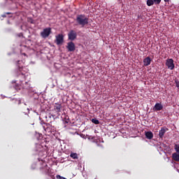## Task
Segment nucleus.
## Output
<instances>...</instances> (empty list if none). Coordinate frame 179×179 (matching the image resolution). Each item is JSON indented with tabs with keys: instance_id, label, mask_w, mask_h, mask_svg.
<instances>
[{
	"instance_id": "nucleus-19",
	"label": "nucleus",
	"mask_w": 179,
	"mask_h": 179,
	"mask_svg": "<svg viewBox=\"0 0 179 179\" xmlns=\"http://www.w3.org/2000/svg\"><path fill=\"white\" fill-rule=\"evenodd\" d=\"M174 149H175L176 153H178L179 155V144H175Z\"/></svg>"
},
{
	"instance_id": "nucleus-17",
	"label": "nucleus",
	"mask_w": 179,
	"mask_h": 179,
	"mask_svg": "<svg viewBox=\"0 0 179 179\" xmlns=\"http://www.w3.org/2000/svg\"><path fill=\"white\" fill-rule=\"evenodd\" d=\"M155 3L154 0H147L148 6H152Z\"/></svg>"
},
{
	"instance_id": "nucleus-4",
	"label": "nucleus",
	"mask_w": 179,
	"mask_h": 179,
	"mask_svg": "<svg viewBox=\"0 0 179 179\" xmlns=\"http://www.w3.org/2000/svg\"><path fill=\"white\" fill-rule=\"evenodd\" d=\"M50 34H51V27L45 28L42 32H41V36L43 38H47Z\"/></svg>"
},
{
	"instance_id": "nucleus-31",
	"label": "nucleus",
	"mask_w": 179,
	"mask_h": 179,
	"mask_svg": "<svg viewBox=\"0 0 179 179\" xmlns=\"http://www.w3.org/2000/svg\"><path fill=\"white\" fill-rule=\"evenodd\" d=\"M24 55H26V53H24Z\"/></svg>"
},
{
	"instance_id": "nucleus-20",
	"label": "nucleus",
	"mask_w": 179,
	"mask_h": 179,
	"mask_svg": "<svg viewBox=\"0 0 179 179\" xmlns=\"http://www.w3.org/2000/svg\"><path fill=\"white\" fill-rule=\"evenodd\" d=\"M175 85H176V87L178 89H179V80L178 79L175 80Z\"/></svg>"
},
{
	"instance_id": "nucleus-14",
	"label": "nucleus",
	"mask_w": 179,
	"mask_h": 179,
	"mask_svg": "<svg viewBox=\"0 0 179 179\" xmlns=\"http://www.w3.org/2000/svg\"><path fill=\"white\" fill-rule=\"evenodd\" d=\"M145 136L147 139H152L153 138V133L152 131L145 132Z\"/></svg>"
},
{
	"instance_id": "nucleus-6",
	"label": "nucleus",
	"mask_w": 179,
	"mask_h": 179,
	"mask_svg": "<svg viewBox=\"0 0 179 179\" xmlns=\"http://www.w3.org/2000/svg\"><path fill=\"white\" fill-rule=\"evenodd\" d=\"M66 48H67L69 52H73V51L76 50L75 43L72 41L67 43V45L66 46Z\"/></svg>"
},
{
	"instance_id": "nucleus-22",
	"label": "nucleus",
	"mask_w": 179,
	"mask_h": 179,
	"mask_svg": "<svg viewBox=\"0 0 179 179\" xmlns=\"http://www.w3.org/2000/svg\"><path fill=\"white\" fill-rule=\"evenodd\" d=\"M41 124L42 125H45V122H44V121L42 120V121L41 122Z\"/></svg>"
},
{
	"instance_id": "nucleus-8",
	"label": "nucleus",
	"mask_w": 179,
	"mask_h": 179,
	"mask_svg": "<svg viewBox=\"0 0 179 179\" xmlns=\"http://www.w3.org/2000/svg\"><path fill=\"white\" fill-rule=\"evenodd\" d=\"M52 118H54V115L52 114H49L48 116H45L46 122H48L46 124L47 127H51Z\"/></svg>"
},
{
	"instance_id": "nucleus-21",
	"label": "nucleus",
	"mask_w": 179,
	"mask_h": 179,
	"mask_svg": "<svg viewBox=\"0 0 179 179\" xmlns=\"http://www.w3.org/2000/svg\"><path fill=\"white\" fill-rule=\"evenodd\" d=\"M153 1L155 5H159L162 2V0H153Z\"/></svg>"
},
{
	"instance_id": "nucleus-12",
	"label": "nucleus",
	"mask_w": 179,
	"mask_h": 179,
	"mask_svg": "<svg viewBox=\"0 0 179 179\" xmlns=\"http://www.w3.org/2000/svg\"><path fill=\"white\" fill-rule=\"evenodd\" d=\"M62 108V105L61 103H55L54 106V110L56 113H61V109Z\"/></svg>"
},
{
	"instance_id": "nucleus-2",
	"label": "nucleus",
	"mask_w": 179,
	"mask_h": 179,
	"mask_svg": "<svg viewBox=\"0 0 179 179\" xmlns=\"http://www.w3.org/2000/svg\"><path fill=\"white\" fill-rule=\"evenodd\" d=\"M27 72L29 70L26 67H18V73L17 76H21L23 79H26V76H27Z\"/></svg>"
},
{
	"instance_id": "nucleus-5",
	"label": "nucleus",
	"mask_w": 179,
	"mask_h": 179,
	"mask_svg": "<svg viewBox=\"0 0 179 179\" xmlns=\"http://www.w3.org/2000/svg\"><path fill=\"white\" fill-rule=\"evenodd\" d=\"M76 37H78V34L74 30H71L68 34V38L70 41H73L74 40H76Z\"/></svg>"
},
{
	"instance_id": "nucleus-7",
	"label": "nucleus",
	"mask_w": 179,
	"mask_h": 179,
	"mask_svg": "<svg viewBox=\"0 0 179 179\" xmlns=\"http://www.w3.org/2000/svg\"><path fill=\"white\" fill-rule=\"evenodd\" d=\"M64 43V35L63 34H58L56 36V44L57 45H62Z\"/></svg>"
},
{
	"instance_id": "nucleus-16",
	"label": "nucleus",
	"mask_w": 179,
	"mask_h": 179,
	"mask_svg": "<svg viewBox=\"0 0 179 179\" xmlns=\"http://www.w3.org/2000/svg\"><path fill=\"white\" fill-rule=\"evenodd\" d=\"M70 157H71V159H78V154L76 153V152H71L70 154Z\"/></svg>"
},
{
	"instance_id": "nucleus-29",
	"label": "nucleus",
	"mask_w": 179,
	"mask_h": 179,
	"mask_svg": "<svg viewBox=\"0 0 179 179\" xmlns=\"http://www.w3.org/2000/svg\"><path fill=\"white\" fill-rule=\"evenodd\" d=\"M27 83H28L27 81H26V82H25V85H27Z\"/></svg>"
},
{
	"instance_id": "nucleus-24",
	"label": "nucleus",
	"mask_w": 179,
	"mask_h": 179,
	"mask_svg": "<svg viewBox=\"0 0 179 179\" xmlns=\"http://www.w3.org/2000/svg\"><path fill=\"white\" fill-rule=\"evenodd\" d=\"M17 64V65H19L20 64V60H18Z\"/></svg>"
},
{
	"instance_id": "nucleus-1",
	"label": "nucleus",
	"mask_w": 179,
	"mask_h": 179,
	"mask_svg": "<svg viewBox=\"0 0 179 179\" xmlns=\"http://www.w3.org/2000/svg\"><path fill=\"white\" fill-rule=\"evenodd\" d=\"M76 22L79 24V26H81V27H85V26L89 24V17L85 16L84 14L78 15Z\"/></svg>"
},
{
	"instance_id": "nucleus-13",
	"label": "nucleus",
	"mask_w": 179,
	"mask_h": 179,
	"mask_svg": "<svg viewBox=\"0 0 179 179\" xmlns=\"http://www.w3.org/2000/svg\"><path fill=\"white\" fill-rule=\"evenodd\" d=\"M173 159L175 162H179V154L177 152H173L172 155Z\"/></svg>"
},
{
	"instance_id": "nucleus-23",
	"label": "nucleus",
	"mask_w": 179,
	"mask_h": 179,
	"mask_svg": "<svg viewBox=\"0 0 179 179\" xmlns=\"http://www.w3.org/2000/svg\"><path fill=\"white\" fill-rule=\"evenodd\" d=\"M1 16H2V17H6V15H5V14L2 15Z\"/></svg>"
},
{
	"instance_id": "nucleus-18",
	"label": "nucleus",
	"mask_w": 179,
	"mask_h": 179,
	"mask_svg": "<svg viewBox=\"0 0 179 179\" xmlns=\"http://www.w3.org/2000/svg\"><path fill=\"white\" fill-rule=\"evenodd\" d=\"M92 122H93V124H95V125H99V124H100V122L99 121V120L97 119H92Z\"/></svg>"
},
{
	"instance_id": "nucleus-26",
	"label": "nucleus",
	"mask_w": 179,
	"mask_h": 179,
	"mask_svg": "<svg viewBox=\"0 0 179 179\" xmlns=\"http://www.w3.org/2000/svg\"><path fill=\"white\" fill-rule=\"evenodd\" d=\"M6 15H10V13H6Z\"/></svg>"
},
{
	"instance_id": "nucleus-30",
	"label": "nucleus",
	"mask_w": 179,
	"mask_h": 179,
	"mask_svg": "<svg viewBox=\"0 0 179 179\" xmlns=\"http://www.w3.org/2000/svg\"><path fill=\"white\" fill-rule=\"evenodd\" d=\"M138 18L139 19V15H138Z\"/></svg>"
},
{
	"instance_id": "nucleus-28",
	"label": "nucleus",
	"mask_w": 179,
	"mask_h": 179,
	"mask_svg": "<svg viewBox=\"0 0 179 179\" xmlns=\"http://www.w3.org/2000/svg\"><path fill=\"white\" fill-rule=\"evenodd\" d=\"M66 124H68V122H68V119L66 120Z\"/></svg>"
},
{
	"instance_id": "nucleus-25",
	"label": "nucleus",
	"mask_w": 179,
	"mask_h": 179,
	"mask_svg": "<svg viewBox=\"0 0 179 179\" xmlns=\"http://www.w3.org/2000/svg\"><path fill=\"white\" fill-rule=\"evenodd\" d=\"M164 2H170V0H164Z\"/></svg>"
},
{
	"instance_id": "nucleus-15",
	"label": "nucleus",
	"mask_w": 179,
	"mask_h": 179,
	"mask_svg": "<svg viewBox=\"0 0 179 179\" xmlns=\"http://www.w3.org/2000/svg\"><path fill=\"white\" fill-rule=\"evenodd\" d=\"M13 104H17L18 106L22 103V101L20 99H13Z\"/></svg>"
},
{
	"instance_id": "nucleus-9",
	"label": "nucleus",
	"mask_w": 179,
	"mask_h": 179,
	"mask_svg": "<svg viewBox=\"0 0 179 179\" xmlns=\"http://www.w3.org/2000/svg\"><path fill=\"white\" fill-rule=\"evenodd\" d=\"M167 131H169L168 128L162 127L159 131V137L161 139H163V138L164 136V134H166V132H167Z\"/></svg>"
},
{
	"instance_id": "nucleus-10",
	"label": "nucleus",
	"mask_w": 179,
	"mask_h": 179,
	"mask_svg": "<svg viewBox=\"0 0 179 179\" xmlns=\"http://www.w3.org/2000/svg\"><path fill=\"white\" fill-rule=\"evenodd\" d=\"M151 62H152V59H150V57H147L143 60L144 66H149V65H150Z\"/></svg>"
},
{
	"instance_id": "nucleus-27",
	"label": "nucleus",
	"mask_w": 179,
	"mask_h": 179,
	"mask_svg": "<svg viewBox=\"0 0 179 179\" xmlns=\"http://www.w3.org/2000/svg\"><path fill=\"white\" fill-rule=\"evenodd\" d=\"M20 82H21V83H23V80H21Z\"/></svg>"
},
{
	"instance_id": "nucleus-11",
	"label": "nucleus",
	"mask_w": 179,
	"mask_h": 179,
	"mask_svg": "<svg viewBox=\"0 0 179 179\" xmlns=\"http://www.w3.org/2000/svg\"><path fill=\"white\" fill-rule=\"evenodd\" d=\"M153 110L155 111H160L161 110H163V105H162V103H157L155 105Z\"/></svg>"
},
{
	"instance_id": "nucleus-3",
	"label": "nucleus",
	"mask_w": 179,
	"mask_h": 179,
	"mask_svg": "<svg viewBox=\"0 0 179 179\" xmlns=\"http://www.w3.org/2000/svg\"><path fill=\"white\" fill-rule=\"evenodd\" d=\"M166 66H167L168 69H171L173 71L176 66L174 65V60L173 59H167L165 63Z\"/></svg>"
}]
</instances>
